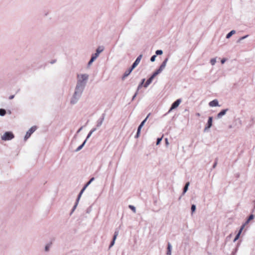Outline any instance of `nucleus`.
<instances>
[{"label":"nucleus","mask_w":255,"mask_h":255,"mask_svg":"<svg viewBox=\"0 0 255 255\" xmlns=\"http://www.w3.org/2000/svg\"><path fill=\"white\" fill-rule=\"evenodd\" d=\"M85 87L76 85L74 93L71 99L70 103L72 105L76 104L80 99Z\"/></svg>","instance_id":"f257e3e1"},{"label":"nucleus","mask_w":255,"mask_h":255,"mask_svg":"<svg viewBox=\"0 0 255 255\" xmlns=\"http://www.w3.org/2000/svg\"><path fill=\"white\" fill-rule=\"evenodd\" d=\"M77 81L76 85L85 87L89 79L87 74H77Z\"/></svg>","instance_id":"f03ea898"},{"label":"nucleus","mask_w":255,"mask_h":255,"mask_svg":"<svg viewBox=\"0 0 255 255\" xmlns=\"http://www.w3.org/2000/svg\"><path fill=\"white\" fill-rule=\"evenodd\" d=\"M14 137V135L12 132L6 131L1 136V139L4 141L9 140L13 138Z\"/></svg>","instance_id":"7ed1b4c3"},{"label":"nucleus","mask_w":255,"mask_h":255,"mask_svg":"<svg viewBox=\"0 0 255 255\" xmlns=\"http://www.w3.org/2000/svg\"><path fill=\"white\" fill-rule=\"evenodd\" d=\"M36 129V126H33L30 128L29 130L26 132V134L24 136V140H27Z\"/></svg>","instance_id":"20e7f679"},{"label":"nucleus","mask_w":255,"mask_h":255,"mask_svg":"<svg viewBox=\"0 0 255 255\" xmlns=\"http://www.w3.org/2000/svg\"><path fill=\"white\" fill-rule=\"evenodd\" d=\"M181 99H178L176 100L175 102H174L172 104L170 108V109H169L168 112H170L171 111H172L173 110L177 108L178 107V106L179 105V104L181 103Z\"/></svg>","instance_id":"39448f33"},{"label":"nucleus","mask_w":255,"mask_h":255,"mask_svg":"<svg viewBox=\"0 0 255 255\" xmlns=\"http://www.w3.org/2000/svg\"><path fill=\"white\" fill-rule=\"evenodd\" d=\"M212 122H213V117H209L208 118V122L206 124V126L204 129V132L208 131V130L212 126Z\"/></svg>","instance_id":"423d86ee"},{"label":"nucleus","mask_w":255,"mask_h":255,"mask_svg":"<svg viewBox=\"0 0 255 255\" xmlns=\"http://www.w3.org/2000/svg\"><path fill=\"white\" fill-rule=\"evenodd\" d=\"M105 116H106V114L105 113H103L101 117L97 121V125H96L97 128H99V127H100L102 126V124H103V122H104V121L105 120Z\"/></svg>","instance_id":"0eeeda50"},{"label":"nucleus","mask_w":255,"mask_h":255,"mask_svg":"<svg viewBox=\"0 0 255 255\" xmlns=\"http://www.w3.org/2000/svg\"><path fill=\"white\" fill-rule=\"evenodd\" d=\"M142 57V55L140 54L136 59V60L134 61V62L132 63L131 67H132L133 69H134L139 63L141 58Z\"/></svg>","instance_id":"6e6552de"},{"label":"nucleus","mask_w":255,"mask_h":255,"mask_svg":"<svg viewBox=\"0 0 255 255\" xmlns=\"http://www.w3.org/2000/svg\"><path fill=\"white\" fill-rule=\"evenodd\" d=\"M134 69L130 67L129 69L125 71L124 75L122 76V79L124 80L127 77H128L132 71Z\"/></svg>","instance_id":"1a4fd4ad"},{"label":"nucleus","mask_w":255,"mask_h":255,"mask_svg":"<svg viewBox=\"0 0 255 255\" xmlns=\"http://www.w3.org/2000/svg\"><path fill=\"white\" fill-rule=\"evenodd\" d=\"M229 111L228 109H225L221 110L217 116V118L218 119H221L223 116H224L227 111Z\"/></svg>","instance_id":"9d476101"},{"label":"nucleus","mask_w":255,"mask_h":255,"mask_svg":"<svg viewBox=\"0 0 255 255\" xmlns=\"http://www.w3.org/2000/svg\"><path fill=\"white\" fill-rule=\"evenodd\" d=\"M168 60V57L166 58L164 60V61L162 62V63H161L160 66H159V69L161 71H162L164 69V68H165Z\"/></svg>","instance_id":"9b49d317"},{"label":"nucleus","mask_w":255,"mask_h":255,"mask_svg":"<svg viewBox=\"0 0 255 255\" xmlns=\"http://www.w3.org/2000/svg\"><path fill=\"white\" fill-rule=\"evenodd\" d=\"M209 106L211 107L220 106L219 105V102L217 99L213 100L209 103Z\"/></svg>","instance_id":"f8f14e48"},{"label":"nucleus","mask_w":255,"mask_h":255,"mask_svg":"<svg viewBox=\"0 0 255 255\" xmlns=\"http://www.w3.org/2000/svg\"><path fill=\"white\" fill-rule=\"evenodd\" d=\"M150 115V113L148 114V115L147 116V117H146V118L141 122L140 124L138 127L137 130L140 129V131H141V129L142 128V127L144 126V124L146 122L147 119L148 118V117H149Z\"/></svg>","instance_id":"ddd939ff"},{"label":"nucleus","mask_w":255,"mask_h":255,"mask_svg":"<svg viewBox=\"0 0 255 255\" xmlns=\"http://www.w3.org/2000/svg\"><path fill=\"white\" fill-rule=\"evenodd\" d=\"M98 57V56H97L95 54H93L91 56L90 61L88 63V66H90Z\"/></svg>","instance_id":"4468645a"},{"label":"nucleus","mask_w":255,"mask_h":255,"mask_svg":"<svg viewBox=\"0 0 255 255\" xmlns=\"http://www.w3.org/2000/svg\"><path fill=\"white\" fill-rule=\"evenodd\" d=\"M104 50V47L103 46H99L97 49L96 52L95 53H94L95 55H96L97 56H99V54L103 51Z\"/></svg>","instance_id":"2eb2a0df"},{"label":"nucleus","mask_w":255,"mask_h":255,"mask_svg":"<svg viewBox=\"0 0 255 255\" xmlns=\"http://www.w3.org/2000/svg\"><path fill=\"white\" fill-rule=\"evenodd\" d=\"M52 245V242H50L49 243H48L47 244H46V245L45 246L44 251L45 252H49L50 249Z\"/></svg>","instance_id":"dca6fc26"},{"label":"nucleus","mask_w":255,"mask_h":255,"mask_svg":"<svg viewBox=\"0 0 255 255\" xmlns=\"http://www.w3.org/2000/svg\"><path fill=\"white\" fill-rule=\"evenodd\" d=\"M189 185H190L189 182H187L186 183V184L183 188V189L182 196L184 195L185 194V193L187 191Z\"/></svg>","instance_id":"f3484780"},{"label":"nucleus","mask_w":255,"mask_h":255,"mask_svg":"<svg viewBox=\"0 0 255 255\" xmlns=\"http://www.w3.org/2000/svg\"><path fill=\"white\" fill-rule=\"evenodd\" d=\"M171 250H172V246L170 243H168L167 248V255H171Z\"/></svg>","instance_id":"a211bd4d"},{"label":"nucleus","mask_w":255,"mask_h":255,"mask_svg":"<svg viewBox=\"0 0 255 255\" xmlns=\"http://www.w3.org/2000/svg\"><path fill=\"white\" fill-rule=\"evenodd\" d=\"M153 79L149 77L144 85V87L147 88L150 84L152 82Z\"/></svg>","instance_id":"6ab92c4d"},{"label":"nucleus","mask_w":255,"mask_h":255,"mask_svg":"<svg viewBox=\"0 0 255 255\" xmlns=\"http://www.w3.org/2000/svg\"><path fill=\"white\" fill-rule=\"evenodd\" d=\"M236 33V31L235 30H232L230 32H229L227 35H226V38L229 39L230 38L233 34Z\"/></svg>","instance_id":"aec40b11"},{"label":"nucleus","mask_w":255,"mask_h":255,"mask_svg":"<svg viewBox=\"0 0 255 255\" xmlns=\"http://www.w3.org/2000/svg\"><path fill=\"white\" fill-rule=\"evenodd\" d=\"M86 141H87V139H85L84 141V142H83V143L77 148V149L75 150V151L78 152V151H80L81 149H82V148L83 147V146H84V145L85 144Z\"/></svg>","instance_id":"412c9836"},{"label":"nucleus","mask_w":255,"mask_h":255,"mask_svg":"<svg viewBox=\"0 0 255 255\" xmlns=\"http://www.w3.org/2000/svg\"><path fill=\"white\" fill-rule=\"evenodd\" d=\"M145 79L144 78V79H142L140 82V83H139V84L138 85V87H137V91H138V90L142 87V86H144V81H145Z\"/></svg>","instance_id":"4be33fe9"},{"label":"nucleus","mask_w":255,"mask_h":255,"mask_svg":"<svg viewBox=\"0 0 255 255\" xmlns=\"http://www.w3.org/2000/svg\"><path fill=\"white\" fill-rule=\"evenodd\" d=\"M97 130V128H93V129H92L89 132V133L88 134L87 136V137L86 138V139H88L89 138H90V137L91 136L92 134L96 130Z\"/></svg>","instance_id":"5701e85b"},{"label":"nucleus","mask_w":255,"mask_h":255,"mask_svg":"<svg viewBox=\"0 0 255 255\" xmlns=\"http://www.w3.org/2000/svg\"><path fill=\"white\" fill-rule=\"evenodd\" d=\"M87 188L86 187H85V186H84V187H83V188L82 189V190H81V191L80 192L78 197H77V199H78V200H79L83 193L84 192V191L85 190V189H86Z\"/></svg>","instance_id":"b1692460"},{"label":"nucleus","mask_w":255,"mask_h":255,"mask_svg":"<svg viewBox=\"0 0 255 255\" xmlns=\"http://www.w3.org/2000/svg\"><path fill=\"white\" fill-rule=\"evenodd\" d=\"M119 230L118 229H116V231H115V232L114 233V236H113V238L112 240L116 241V239L117 238V236L119 235Z\"/></svg>","instance_id":"393cba45"},{"label":"nucleus","mask_w":255,"mask_h":255,"mask_svg":"<svg viewBox=\"0 0 255 255\" xmlns=\"http://www.w3.org/2000/svg\"><path fill=\"white\" fill-rule=\"evenodd\" d=\"M79 201V200H78V199H76V202L75 203V205L73 206V208H72V209L71 210V212L70 213V215H71L73 213V212L75 211V210L76 209V207H77V205L78 204Z\"/></svg>","instance_id":"a878e982"},{"label":"nucleus","mask_w":255,"mask_h":255,"mask_svg":"<svg viewBox=\"0 0 255 255\" xmlns=\"http://www.w3.org/2000/svg\"><path fill=\"white\" fill-rule=\"evenodd\" d=\"M6 114V111L4 109H0V116H4Z\"/></svg>","instance_id":"bb28decb"},{"label":"nucleus","mask_w":255,"mask_h":255,"mask_svg":"<svg viewBox=\"0 0 255 255\" xmlns=\"http://www.w3.org/2000/svg\"><path fill=\"white\" fill-rule=\"evenodd\" d=\"M94 177H92L90 180L84 185L85 187L87 188L91 183V182L94 180Z\"/></svg>","instance_id":"cd10ccee"},{"label":"nucleus","mask_w":255,"mask_h":255,"mask_svg":"<svg viewBox=\"0 0 255 255\" xmlns=\"http://www.w3.org/2000/svg\"><path fill=\"white\" fill-rule=\"evenodd\" d=\"M249 36V35H246L245 36H244L243 37H241V38H240L237 41V43H240L241 42V41L242 40H243L244 39H245V38H246L247 37H248Z\"/></svg>","instance_id":"c85d7f7f"},{"label":"nucleus","mask_w":255,"mask_h":255,"mask_svg":"<svg viewBox=\"0 0 255 255\" xmlns=\"http://www.w3.org/2000/svg\"><path fill=\"white\" fill-rule=\"evenodd\" d=\"M196 209V205L194 204H192L191 205V213H193L195 211Z\"/></svg>","instance_id":"c756f323"},{"label":"nucleus","mask_w":255,"mask_h":255,"mask_svg":"<svg viewBox=\"0 0 255 255\" xmlns=\"http://www.w3.org/2000/svg\"><path fill=\"white\" fill-rule=\"evenodd\" d=\"M163 54V51L162 50H157L155 51V55H161Z\"/></svg>","instance_id":"7c9ffc66"},{"label":"nucleus","mask_w":255,"mask_h":255,"mask_svg":"<svg viewBox=\"0 0 255 255\" xmlns=\"http://www.w3.org/2000/svg\"><path fill=\"white\" fill-rule=\"evenodd\" d=\"M128 208L131 209L134 213H136V208L133 205H129Z\"/></svg>","instance_id":"2f4dec72"},{"label":"nucleus","mask_w":255,"mask_h":255,"mask_svg":"<svg viewBox=\"0 0 255 255\" xmlns=\"http://www.w3.org/2000/svg\"><path fill=\"white\" fill-rule=\"evenodd\" d=\"M162 71L158 68L156 71H155L153 74L155 75V76H156L157 75L160 74Z\"/></svg>","instance_id":"473e14b6"},{"label":"nucleus","mask_w":255,"mask_h":255,"mask_svg":"<svg viewBox=\"0 0 255 255\" xmlns=\"http://www.w3.org/2000/svg\"><path fill=\"white\" fill-rule=\"evenodd\" d=\"M216 62V59L215 58H212L210 60V63L212 65H214L215 64Z\"/></svg>","instance_id":"72a5a7b5"},{"label":"nucleus","mask_w":255,"mask_h":255,"mask_svg":"<svg viewBox=\"0 0 255 255\" xmlns=\"http://www.w3.org/2000/svg\"><path fill=\"white\" fill-rule=\"evenodd\" d=\"M240 233H239L236 235V236H235V238H234V242H236L237 240H238V239L239 238L240 236Z\"/></svg>","instance_id":"f704fd0d"},{"label":"nucleus","mask_w":255,"mask_h":255,"mask_svg":"<svg viewBox=\"0 0 255 255\" xmlns=\"http://www.w3.org/2000/svg\"><path fill=\"white\" fill-rule=\"evenodd\" d=\"M162 137H158L157 138L156 140V145H158L160 143L161 140H162Z\"/></svg>","instance_id":"c9c22d12"},{"label":"nucleus","mask_w":255,"mask_h":255,"mask_svg":"<svg viewBox=\"0 0 255 255\" xmlns=\"http://www.w3.org/2000/svg\"><path fill=\"white\" fill-rule=\"evenodd\" d=\"M156 57V55H153V56H152L150 58V61L151 62H153L155 61V58Z\"/></svg>","instance_id":"e433bc0d"},{"label":"nucleus","mask_w":255,"mask_h":255,"mask_svg":"<svg viewBox=\"0 0 255 255\" xmlns=\"http://www.w3.org/2000/svg\"><path fill=\"white\" fill-rule=\"evenodd\" d=\"M254 217H255V216H254V215L253 214H251V215L249 216V217H248V221H251L252 220H253V219L254 218Z\"/></svg>","instance_id":"4c0bfd02"},{"label":"nucleus","mask_w":255,"mask_h":255,"mask_svg":"<svg viewBox=\"0 0 255 255\" xmlns=\"http://www.w3.org/2000/svg\"><path fill=\"white\" fill-rule=\"evenodd\" d=\"M140 133V129L137 130L136 134L135 135V138H138L139 136Z\"/></svg>","instance_id":"58836bf2"},{"label":"nucleus","mask_w":255,"mask_h":255,"mask_svg":"<svg viewBox=\"0 0 255 255\" xmlns=\"http://www.w3.org/2000/svg\"><path fill=\"white\" fill-rule=\"evenodd\" d=\"M217 163H218V158H217L215 159V162L213 165V167H212L213 168H215L216 167Z\"/></svg>","instance_id":"ea45409f"},{"label":"nucleus","mask_w":255,"mask_h":255,"mask_svg":"<svg viewBox=\"0 0 255 255\" xmlns=\"http://www.w3.org/2000/svg\"><path fill=\"white\" fill-rule=\"evenodd\" d=\"M115 243V241L112 240V241L111 242L110 245L109 246V248H111V247H112L114 245Z\"/></svg>","instance_id":"a19ab883"},{"label":"nucleus","mask_w":255,"mask_h":255,"mask_svg":"<svg viewBox=\"0 0 255 255\" xmlns=\"http://www.w3.org/2000/svg\"><path fill=\"white\" fill-rule=\"evenodd\" d=\"M245 226V224H244V225H243L241 226V229H240V230H239V233H240V234H241V233H242V230H243V229H244V228Z\"/></svg>","instance_id":"79ce46f5"},{"label":"nucleus","mask_w":255,"mask_h":255,"mask_svg":"<svg viewBox=\"0 0 255 255\" xmlns=\"http://www.w3.org/2000/svg\"><path fill=\"white\" fill-rule=\"evenodd\" d=\"M137 93H138V91H136L135 93L134 94V95L133 96L132 98V101L134 100V99H135V98L136 97V96H137Z\"/></svg>","instance_id":"37998d69"},{"label":"nucleus","mask_w":255,"mask_h":255,"mask_svg":"<svg viewBox=\"0 0 255 255\" xmlns=\"http://www.w3.org/2000/svg\"><path fill=\"white\" fill-rule=\"evenodd\" d=\"M226 61V59L223 58L221 60V62L222 64H224Z\"/></svg>","instance_id":"c03bdc74"},{"label":"nucleus","mask_w":255,"mask_h":255,"mask_svg":"<svg viewBox=\"0 0 255 255\" xmlns=\"http://www.w3.org/2000/svg\"><path fill=\"white\" fill-rule=\"evenodd\" d=\"M83 127H81V128H80L79 129L77 130V133H79L81 131V130L83 129Z\"/></svg>","instance_id":"a18cd8bd"},{"label":"nucleus","mask_w":255,"mask_h":255,"mask_svg":"<svg viewBox=\"0 0 255 255\" xmlns=\"http://www.w3.org/2000/svg\"><path fill=\"white\" fill-rule=\"evenodd\" d=\"M14 95H10L9 97V100H12L14 98Z\"/></svg>","instance_id":"49530a36"},{"label":"nucleus","mask_w":255,"mask_h":255,"mask_svg":"<svg viewBox=\"0 0 255 255\" xmlns=\"http://www.w3.org/2000/svg\"><path fill=\"white\" fill-rule=\"evenodd\" d=\"M165 140L166 144V145H167L169 144L168 139L166 138H165Z\"/></svg>","instance_id":"de8ad7c7"},{"label":"nucleus","mask_w":255,"mask_h":255,"mask_svg":"<svg viewBox=\"0 0 255 255\" xmlns=\"http://www.w3.org/2000/svg\"><path fill=\"white\" fill-rule=\"evenodd\" d=\"M155 77V75L152 73V74L151 75V76L150 77L151 78H152V79H153Z\"/></svg>","instance_id":"09e8293b"},{"label":"nucleus","mask_w":255,"mask_h":255,"mask_svg":"<svg viewBox=\"0 0 255 255\" xmlns=\"http://www.w3.org/2000/svg\"><path fill=\"white\" fill-rule=\"evenodd\" d=\"M155 77V75L152 73V74L151 75V76L150 77L151 78H152V79H153Z\"/></svg>","instance_id":"8fccbe9b"},{"label":"nucleus","mask_w":255,"mask_h":255,"mask_svg":"<svg viewBox=\"0 0 255 255\" xmlns=\"http://www.w3.org/2000/svg\"><path fill=\"white\" fill-rule=\"evenodd\" d=\"M55 62H56V60H53V61H51V62H50V63H51V64H53V63H54Z\"/></svg>","instance_id":"3c124183"},{"label":"nucleus","mask_w":255,"mask_h":255,"mask_svg":"<svg viewBox=\"0 0 255 255\" xmlns=\"http://www.w3.org/2000/svg\"><path fill=\"white\" fill-rule=\"evenodd\" d=\"M249 222H250V221H248V220L247 219V220L246 221V222H245V223L244 224H245V225H246V224H248Z\"/></svg>","instance_id":"603ef678"},{"label":"nucleus","mask_w":255,"mask_h":255,"mask_svg":"<svg viewBox=\"0 0 255 255\" xmlns=\"http://www.w3.org/2000/svg\"><path fill=\"white\" fill-rule=\"evenodd\" d=\"M197 116H200V114H199V113H197Z\"/></svg>","instance_id":"864d4df0"},{"label":"nucleus","mask_w":255,"mask_h":255,"mask_svg":"<svg viewBox=\"0 0 255 255\" xmlns=\"http://www.w3.org/2000/svg\"><path fill=\"white\" fill-rule=\"evenodd\" d=\"M254 208H255V207H254Z\"/></svg>","instance_id":"5fc2aeb1"}]
</instances>
